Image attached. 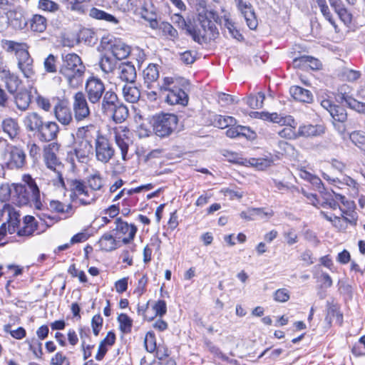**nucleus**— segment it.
<instances>
[{"mask_svg":"<svg viewBox=\"0 0 365 365\" xmlns=\"http://www.w3.org/2000/svg\"><path fill=\"white\" fill-rule=\"evenodd\" d=\"M24 184L13 185L12 203L18 206L30 205L36 210H43L40 191L35 180L29 175L23 176Z\"/></svg>","mask_w":365,"mask_h":365,"instance_id":"obj_1","label":"nucleus"},{"mask_svg":"<svg viewBox=\"0 0 365 365\" xmlns=\"http://www.w3.org/2000/svg\"><path fill=\"white\" fill-rule=\"evenodd\" d=\"M59 73L65 78L70 88H78L83 81L86 67L81 58L76 53L61 55Z\"/></svg>","mask_w":365,"mask_h":365,"instance_id":"obj_2","label":"nucleus"},{"mask_svg":"<svg viewBox=\"0 0 365 365\" xmlns=\"http://www.w3.org/2000/svg\"><path fill=\"white\" fill-rule=\"evenodd\" d=\"M188 86L189 81L184 78L165 77L160 89L162 92H167L165 101L168 104L185 106L189 101L188 94L185 91Z\"/></svg>","mask_w":365,"mask_h":365,"instance_id":"obj_3","label":"nucleus"},{"mask_svg":"<svg viewBox=\"0 0 365 365\" xmlns=\"http://www.w3.org/2000/svg\"><path fill=\"white\" fill-rule=\"evenodd\" d=\"M59 150V145L56 143H51L44 148L43 160L46 167L53 171L56 179L53 180L54 185L66 190V184L63 178L64 165L57 158L56 153Z\"/></svg>","mask_w":365,"mask_h":365,"instance_id":"obj_4","label":"nucleus"},{"mask_svg":"<svg viewBox=\"0 0 365 365\" xmlns=\"http://www.w3.org/2000/svg\"><path fill=\"white\" fill-rule=\"evenodd\" d=\"M218 15L214 11L206 10L199 14L197 19L202 31L195 29V34L199 37V40L195 42L202 43L207 40H215L218 36L219 32L215 24Z\"/></svg>","mask_w":365,"mask_h":365,"instance_id":"obj_5","label":"nucleus"},{"mask_svg":"<svg viewBox=\"0 0 365 365\" xmlns=\"http://www.w3.org/2000/svg\"><path fill=\"white\" fill-rule=\"evenodd\" d=\"M154 133L160 138L170 136L176 130L178 118L173 113H160L153 116L150 121Z\"/></svg>","mask_w":365,"mask_h":365,"instance_id":"obj_6","label":"nucleus"},{"mask_svg":"<svg viewBox=\"0 0 365 365\" xmlns=\"http://www.w3.org/2000/svg\"><path fill=\"white\" fill-rule=\"evenodd\" d=\"M68 190L71 192L70 198L73 202L78 200L83 205H91L94 202L96 196L88 190L85 183L80 180H68Z\"/></svg>","mask_w":365,"mask_h":365,"instance_id":"obj_7","label":"nucleus"},{"mask_svg":"<svg viewBox=\"0 0 365 365\" xmlns=\"http://www.w3.org/2000/svg\"><path fill=\"white\" fill-rule=\"evenodd\" d=\"M96 158L102 163H108L115 155V148L108 138L96 132L94 143Z\"/></svg>","mask_w":365,"mask_h":365,"instance_id":"obj_8","label":"nucleus"},{"mask_svg":"<svg viewBox=\"0 0 365 365\" xmlns=\"http://www.w3.org/2000/svg\"><path fill=\"white\" fill-rule=\"evenodd\" d=\"M72 112L74 120L77 123L87 122L91 120V110L86 95L82 91L76 92L73 96Z\"/></svg>","mask_w":365,"mask_h":365,"instance_id":"obj_9","label":"nucleus"},{"mask_svg":"<svg viewBox=\"0 0 365 365\" xmlns=\"http://www.w3.org/2000/svg\"><path fill=\"white\" fill-rule=\"evenodd\" d=\"M86 97L91 104H99L106 91L104 83L98 78L91 76L86 82Z\"/></svg>","mask_w":365,"mask_h":365,"instance_id":"obj_10","label":"nucleus"},{"mask_svg":"<svg viewBox=\"0 0 365 365\" xmlns=\"http://www.w3.org/2000/svg\"><path fill=\"white\" fill-rule=\"evenodd\" d=\"M348 86L344 85L337 93H335L336 101L341 104L345 105L348 108L362 114H365V103L358 101L350 94L348 90Z\"/></svg>","mask_w":365,"mask_h":365,"instance_id":"obj_11","label":"nucleus"},{"mask_svg":"<svg viewBox=\"0 0 365 365\" xmlns=\"http://www.w3.org/2000/svg\"><path fill=\"white\" fill-rule=\"evenodd\" d=\"M53 113L56 120L63 125H69L76 122L72 110L66 101L57 98L53 107Z\"/></svg>","mask_w":365,"mask_h":365,"instance_id":"obj_12","label":"nucleus"},{"mask_svg":"<svg viewBox=\"0 0 365 365\" xmlns=\"http://www.w3.org/2000/svg\"><path fill=\"white\" fill-rule=\"evenodd\" d=\"M116 227L115 228V235L118 238L122 239L123 244L130 243L135 237L137 227L132 224L123 221L121 218H117L115 222Z\"/></svg>","mask_w":365,"mask_h":365,"instance_id":"obj_13","label":"nucleus"},{"mask_svg":"<svg viewBox=\"0 0 365 365\" xmlns=\"http://www.w3.org/2000/svg\"><path fill=\"white\" fill-rule=\"evenodd\" d=\"M9 158L6 163L7 168L21 169L24 168L26 163V153L21 148L16 146H11L9 151Z\"/></svg>","mask_w":365,"mask_h":365,"instance_id":"obj_14","label":"nucleus"},{"mask_svg":"<svg viewBox=\"0 0 365 365\" xmlns=\"http://www.w3.org/2000/svg\"><path fill=\"white\" fill-rule=\"evenodd\" d=\"M16 58L18 61V68L24 76L26 78H33L35 76L34 61L27 49H25L21 53L20 52Z\"/></svg>","mask_w":365,"mask_h":365,"instance_id":"obj_15","label":"nucleus"},{"mask_svg":"<svg viewBox=\"0 0 365 365\" xmlns=\"http://www.w3.org/2000/svg\"><path fill=\"white\" fill-rule=\"evenodd\" d=\"M0 79L4 82L8 91L10 93L16 92L19 86L21 84L19 77L11 73L6 67H0Z\"/></svg>","mask_w":365,"mask_h":365,"instance_id":"obj_16","label":"nucleus"},{"mask_svg":"<svg viewBox=\"0 0 365 365\" xmlns=\"http://www.w3.org/2000/svg\"><path fill=\"white\" fill-rule=\"evenodd\" d=\"M58 131L59 128L56 123L47 121L37 132L36 136L42 142H50L56 138Z\"/></svg>","mask_w":365,"mask_h":365,"instance_id":"obj_17","label":"nucleus"},{"mask_svg":"<svg viewBox=\"0 0 365 365\" xmlns=\"http://www.w3.org/2000/svg\"><path fill=\"white\" fill-rule=\"evenodd\" d=\"M101 101V111L106 115L111 113L113 108H116L117 104L120 102L116 93L110 90L105 93Z\"/></svg>","mask_w":365,"mask_h":365,"instance_id":"obj_18","label":"nucleus"},{"mask_svg":"<svg viewBox=\"0 0 365 365\" xmlns=\"http://www.w3.org/2000/svg\"><path fill=\"white\" fill-rule=\"evenodd\" d=\"M238 12L245 19L247 26L251 30H255L257 27L258 21L255 12V9L250 2L245 4L239 9Z\"/></svg>","mask_w":365,"mask_h":365,"instance_id":"obj_19","label":"nucleus"},{"mask_svg":"<svg viewBox=\"0 0 365 365\" xmlns=\"http://www.w3.org/2000/svg\"><path fill=\"white\" fill-rule=\"evenodd\" d=\"M44 123L43 118L36 112L29 113L24 120L26 130L36 134Z\"/></svg>","mask_w":365,"mask_h":365,"instance_id":"obj_20","label":"nucleus"},{"mask_svg":"<svg viewBox=\"0 0 365 365\" xmlns=\"http://www.w3.org/2000/svg\"><path fill=\"white\" fill-rule=\"evenodd\" d=\"M325 132L322 125H303L299 127L298 136L304 138H313L320 136Z\"/></svg>","mask_w":365,"mask_h":365,"instance_id":"obj_21","label":"nucleus"},{"mask_svg":"<svg viewBox=\"0 0 365 365\" xmlns=\"http://www.w3.org/2000/svg\"><path fill=\"white\" fill-rule=\"evenodd\" d=\"M119 78L127 83L133 84L137 77L135 66L130 62L123 63L119 66Z\"/></svg>","mask_w":365,"mask_h":365,"instance_id":"obj_22","label":"nucleus"},{"mask_svg":"<svg viewBox=\"0 0 365 365\" xmlns=\"http://www.w3.org/2000/svg\"><path fill=\"white\" fill-rule=\"evenodd\" d=\"M173 19L175 24L179 28L185 30L186 34L192 36L194 41L199 40L198 36L195 34V28L190 20L186 21L180 14H175Z\"/></svg>","mask_w":365,"mask_h":365,"instance_id":"obj_23","label":"nucleus"},{"mask_svg":"<svg viewBox=\"0 0 365 365\" xmlns=\"http://www.w3.org/2000/svg\"><path fill=\"white\" fill-rule=\"evenodd\" d=\"M291 96L297 101L311 103L313 101L312 92L299 86H293L289 88Z\"/></svg>","mask_w":365,"mask_h":365,"instance_id":"obj_24","label":"nucleus"},{"mask_svg":"<svg viewBox=\"0 0 365 365\" xmlns=\"http://www.w3.org/2000/svg\"><path fill=\"white\" fill-rule=\"evenodd\" d=\"M14 103L19 110L26 111L31 103V93L26 89H23L14 96Z\"/></svg>","mask_w":365,"mask_h":365,"instance_id":"obj_25","label":"nucleus"},{"mask_svg":"<svg viewBox=\"0 0 365 365\" xmlns=\"http://www.w3.org/2000/svg\"><path fill=\"white\" fill-rule=\"evenodd\" d=\"M94 147L91 141H79L75 148V153L78 160L83 163L88 159L89 155L92 154Z\"/></svg>","mask_w":365,"mask_h":365,"instance_id":"obj_26","label":"nucleus"},{"mask_svg":"<svg viewBox=\"0 0 365 365\" xmlns=\"http://www.w3.org/2000/svg\"><path fill=\"white\" fill-rule=\"evenodd\" d=\"M96 132L100 131L96 130L93 125L89 124L85 126L79 127L76 132V136L79 141L92 142L93 139L95 140Z\"/></svg>","mask_w":365,"mask_h":365,"instance_id":"obj_27","label":"nucleus"},{"mask_svg":"<svg viewBox=\"0 0 365 365\" xmlns=\"http://www.w3.org/2000/svg\"><path fill=\"white\" fill-rule=\"evenodd\" d=\"M89 16L96 20L104 21L113 25L119 24V20L115 16L96 7H93L90 9Z\"/></svg>","mask_w":365,"mask_h":365,"instance_id":"obj_28","label":"nucleus"},{"mask_svg":"<svg viewBox=\"0 0 365 365\" xmlns=\"http://www.w3.org/2000/svg\"><path fill=\"white\" fill-rule=\"evenodd\" d=\"M24 226L17 232L19 236H31L37 230L38 225L33 216L26 215L24 217Z\"/></svg>","mask_w":365,"mask_h":365,"instance_id":"obj_29","label":"nucleus"},{"mask_svg":"<svg viewBox=\"0 0 365 365\" xmlns=\"http://www.w3.org/2000/svg\"><path fill=\"white\" fill-rule=\"evenodd\" d=\"M128 115L129 112L128 108L120 101L119 103L117 104L116 108H114L113 110L108 113V116L111 117L115 123H120L127 119Z\"/></svg>","mask_w":365,"mask_h":365,"instance_id":"obj_30","label":"nucleus"},{"mask_svg":"<svg viewBox=\"0 0 365 365\" xmlns=\"http://www.w3.org/2000/svg\"><path fill=\"white\" fill-rule=\"evenodd\" d=\"M326 320L329 323L332 320H335L336 323L341 326L343 323V314L339 310L337 304L327 302V314Z\"/></svg>","mask_w":365,"mask_h":365,"instance_id":"obj_31","label":"nucleus"},{"mask_svg":"<svg viewBox=\"0 0 365 365\" xmlns=\"http://www.w3.org/2000/svg\"><path fill=\"white\" fill-rule=\"evenodd\" d=\"M123 94L125 100L130 103H136L140 97V91L133 84H125L123 88Z\"/></svg>","mask_w":365,"mask_h":365,"instance_id":"obj_32","label":"nucleus"},{"mask_svg":"<svg viewBox=\"0 0 365 365\" xmlns=\"http://www.w3.org/2000/svg\"><path fill=\"white\" fill-rule=\"evenodd\" d=\"M112 56L118 61L125 58L130 53V48L122 42H116L111 46Z\"/></svg>","mask_w":365,"mask_h":365,"instance_id":"obj_33","label":"nucleus"},{"mask_svg":"<svg viewBox=\"0 0 365 365\" xmlns=\"http://www.w3.org/2000/svg\"><path fill=\"white\" fill-rule=\"evenodd\" d=\"M143 76L145 83H146L147 87L149 88L150 85L156 81L159 78V71L157 65L149 64L148 67L143 70Z\"/></svg>","mask_w":365,"mask_h":365,"instance_id":"obj_34","label":"nucleus"},{"mask_svg":"<svg viewBox=\"0 0 365 365\" xmlns=\"http://www.w3.org/2000/svg\"><path fill=\"white\" fill-rule=\"evenodd\" d=\"M1 126L3 131L7 133L11 138H14L19 133V124L11 118L4 119L2 122Z\"/></svg>","mask_w":365,"mask_h":365,"instance_id":"obj_35","label":"nucleus"},{"mask_svg":"<svg viewBox=\"0 0 365 365\" xmlns=\"http://www.w3.org/2000/svg\"><path fill=\"white\" fill-rule=\"evenodd\" d=\"M115 140L117 146L121 152L122 159L127 160V154L129 149L130 139L125 134L115 133Z\"/></svg>","mask_w":365,"mask_h":365,"instance_id":"obj_36","label":"nucleus"},{"mask_svg":"<svg viewBox=\"0 0 365 365\" xmlns=\"http://www.w3.org/2000/svg\"><path fill=\"white\" fill-rule=\"evenodd\" d=\"M98 245L102 250L110 252L116 249V240L115 237L109 234H104L98 241Z\"/></svg>","mask_w":365,"mask_h":365,"instance_id":"obj_37","label":"nucleus"},{"mask_svg":"<svg viewBox=\"0 0 365 365\" xmlns=\"http://www.w3.org/2000/svg\"><path fill=\"white\" fill-rule=\"evenodd\" d=\"M117 63L118 60L115 57L108 55L103 56L99 62L101 70L106 73H112L116 68Z\"/></svg>","mask_w":365,"mask_h":365,"instance_id":"obj_38","label":"nucleus"},{"mask_svg":"<svg viewBox=\"0 0 365 365\" xmlns=\"http://www.w3.org/2000/svg\"><path fill=\"white\" fill-rule=\"evenodd\" d=\"M31 29L36 32L42 33L46 29V19L39 14H35L30 20Z\"/></svg>","mask_w":365,"mask_h":365,"instance_id":"obj_39","label":"nucleus"},{"mask_svg":"<svg viewBox=\"0 0 365 365\" xmlns=\"http://www.w3.org/2000/svg\"><path fill=\"white\" fill-rule=\"evenodd\" d=\"M350 140L365 153V133L361 130H355L349 134Z\"/></svg>","mask_w":365,"mask_h":365,"instance_id":"obj_40","label":"nucleus"},{"mask_svg":"<svg viewBox=\"0 0 365 365\" xmlns=\"http://www.w3.org/2000/svg\"><path fill=\"white\" fill-rule=\"evenodd\" d=\"M79 37L88 45H95L98 41L97 34L91 29L84 28L81 29Z\"/></svg>","mask_w":365,"mask_h":365,"instance_id":"obj_41","label":"nucleus"},{"mask_svg":"<svg viewBox=\"0 0 365 365\" xmlns=\"http://www.w3.org/2000/svg\"><path fill=\"white\" fill-rule=\"evenodd\" d=\"M265 95L262 92H259L257 95L250 96L247 100V104L252 109L261 108L263 106Z\"/></svg>","mask_w":365,"mask_h":365,"instance_id":"obj_42","label":"nucleus"},{"mask_svg":"<svg viewBox=\"0 0 365 365\" xmlns=\"http://www.w3.org/2000/svg\"><path fill=\"white\" fill-rule=\"evenodd\" d=\"M26 343L28 344L29 350H31L34 355L38 358L41 359L43 356L42 343L39 339L36 337L27 339Z\"/></svg>","mask_w":365,"mask_h":365,"instance_id":"obj_43","label":"nucleus"},{"mask_svg":"<svg viewBox=\"0 0 365 365\" xmlns=\"http://www.w3.org/2000/svg\"><path fill=\"white\" fill-rule=\"evenodd\" d=\"M330 115L333 118V122L345 123L347 120V113L344 108L341 106L335 105L332 108Z\"/></svg>","mask_w":365,"mask_h":365,"instance_id":"obj_44","label":"nucleus"},{"mask_svg":"<svg viewBox=\"0 0 365 365\" xmlns=\"http://www.w3.org/2000/svg\"><path fill=\"white\" fill-rule=\"evenodd\" d=\"M119 328L124 334H128L131 331L133 321L126 314H120L118 317Z\"/></svg>","mask_w":365,"mask_h":365,"instance_id":"obj_45","label":"nucleus"},{"mask_svg":"<svg viewBox=\"0 0 365 365\" xmlns=\"http://www.w3.org/2000/svg\"><path fill=\"white\" fill-rule=\"evenodd\" d=\"M57 57L53 54H49L43 61L44 70L47 73H54L57 71Z\"/></svg>","mask_w":365,"mask_h":365,"instance_id":"obj_46","label":"nucleus"},{"mask_svg":"<svg viewBox=\"0 0 365 365\" xmlns=\"http://www.w3.org/2000/svg\"><path fill=\"white\" fill-rule=\"evenodd\" d=\"M215 123L216 126L223 129L234 125L236 123V120L231 116L218 115L215 119Z\"/></svg>","mask_w":365,"mask_h":365,"instance_id":"obj_47","label":"nucleus"},{"mask_svg":"<svg viewBox=\"0 0 365 365\" xmlns=\"http://www.w3.org/2000/svg\"><path fill=\"white\" fill-rule=\"evenodd\" d=\"M4 48L7 52L14 53L16 57L23 52L26 48L22 43H19L13 41H6L4 43Z\"/></svg>","mask_w":365,"mask_h":365,"instance_id":"obj_48","label":"nucleus"},{"mask_svg":"<svg viewBox=\"0 0 365 365\" xmlns=\"http://www.w3.org/2000/svg\"><path fill=\"white\" fill-rule=\"evenodd\" d=\"M160 29L164 35L171 40H174L178 36V31L168 22H162L160 25Z\"/></svg>","mask_w":365,"mask_h":365,"instance_id":"obj_49","label":"nucleus"},{"mask_svg":"<svg viewBox=\"0 0 365 365\" xmlns=\"http://www.w3.org/2000/svg\"><path fill=\"white\" fill-rule=\"evenodd\" d=\"M88 183L93 190H99L103 185V179L99 173L91 175L88 179Z\"/></svg>","mask_w":365,"mask_h":365,"instance_id":"obj_50","label":"nucleus"},{"mask_svg":"<svg viewBox=\"0 0 365 365\" xmlns=\"http://www.w3.org/2000/svg\"><path fill=\"white\" fill-rule=\"evenodd\" d=\"M13 190L9 183H2L0 185V201L2 202L11 200L12 201Z\"/></svg>","mask_w":365,"mask_h":365,"instance_id":"obj_51","label":"nucleus"},{"mask_svg":"<svg viewBox=\"0 0 365 365\" xmlns=\"http://www.w3.org/2000/svg\"><path fill=\"white\" fill-rule=\"evenodd\" d=\"M49 206L51 210L59 213H68L72 209L71 204L65 205L58 200L51 201Z\"/></svg>","mask_w":365,"mask_h":365,"instance_id":"obj_52","label":"nucleus"},{"mask_svg":"<svg viewBox=\"0 0 365 365\" xmlns=\"http://www.w3.org/2000/svg\"><path fill=\"white\" fill-rule=\"evenodd\" d=\"M144 346L147 351L152 353L156 349L155 336L153 332H148L144 340Z\"/></svg>","mask_w":365,"mask_h":365,"instance_id":"obj_53","label":"nucleus"},{"mask_svg":"<svg viewBox=\"0 0 365 365\" xmlns=\"http://www.w3.org/2000/svg\"><path fill=\"white\" fill-rule=\"evenodd\" d=\"M38 8L43 11L54 12L58 10L59 6L51 0H39Z\"/></svg>","mask_w":365,"mask_h":365,"instance_id":"obj_54","label":"nucleus"},{"mask_svg":"<svg viewBox=\"0 0 365 365\" xmlns=\"http://www.w3.org/2000/svg\"><path fill=\"white\" fill-rule=\"evenodd\" d=\"M257 114L260 115V119L269 122L280 123L282 121H284L283 118L277 113H269L268 112H261L257 113Z\"/></svg>","mask_w":365,"mask_h":365,"instance_id":"obj_55","label":"nucleus"},{"mask_svg":"<svg viewBox=\"0 0 365 365\" xmlns=\"http://www.w3.org/2000/svg\"><path fill=\"white\" fill-rule=\"evenodd\" d=\"M245 130H247V127L245 126H236V127H231L226 131V135L227 137L234 138H237L241 135H245V133L244 131Z\"/></svg>","mask_w":365,"mask_h":365,"instance_id":"obj_56","label":"nucleus"},{"mask_svg":"<svg viewBox=\"0 0 365 365\" xmlns=\"http://www.w3.org/2000/svg\"><path fill=\"white\" fill-rule=\"evenodd\" d=\"M250 214L252 216H259L260 219H269L274 215V212L272 210L265 211L263 208H252L250 210Z\"/></svg>","mask_w":365,"mask_h":365,"instance_id":"obj_57","label":"nucleus"},{"mask_svg":"<svg viewBox=\"0 0 365 365\" xmlns=\"http://www.w3.org/2000/svg\"><path fill=\"white\" fill-rule=\"evenodd\" d=\"M11 326L9 324H6L4 326V331L6 332H9L12 337L16 339H22L26 336V331L24 328L19 327L16 330H10Z\"/></svg>","mask_w":365,"mask_h":365,"instance_id":"obj_58","label":"nucleus"},{"mask_svg":"<svg viewBox=\"0 0 365 365\" xmlns=\"http://www.w3.org/2000/svg\"><path fill=\"white\" fill-rule=\"evenodd\" d=\"M103 318L100 314H96L91 320V327L95 336H98L103 326Z\"/></svg>","mask_w":365,"mask_h":365,"instance_id":"obj_59","label":"nucleus"},{"mask_svg":"<svg viewBox=\"0 0 365 365\" xmlns=\"http://www.w3.org/2000/svg\"><path fill=\"white\" fill-rule=\"evenodd\" d=\"M289 297V292L284 288L277 289L274 294V299L278 302H286Z\"/></svg>","mask_w":365,"mask_h":365,"instance_id":"obj_60","label":"nucleus"},{"mask_svg":"<svg viewBox=\"0 0 365 365\" xmlns=\"http://www.w3.org/2000/svg\"><path fill=\"white\" fill-rule=\"evenodd\" d=\"M278 133L280 137L287 139H294L299 137L298 132L296 133L294 130V128L292 126L285 127L282 130L279 131Z\"/></svg>","mask_w":365,"mask_h":365,"instance_id":"obj_61","label":"nucleus"},{"mask_svg":"<svg viewBox=\"0 0 365 365\" xmlns=\"http://www.w3.org/2000/svg\"><path fill=\"white\" fill-rule=\"evenodd\" d=\"M335 12L339 16V19L344 24H350L352 19V15L348 11V10L344 7V5L336 10Z\"/></svg>","mask_w":365,"mask_h":365,"instance_id":"obj_62","label":"nucleus"},{"mask_svg":"<svg viewBox=\"0 0 365 365\" xmlns=\"http://www.w3.org/2000/svg\"><path fill=\"white\" fill-rule=\"evenodd\" d=\"M36 102L38 108L42 110L48 112L51 109V103L48 98H46L42 96H38L36 98Z\"/></svg>","mask_w":365,"mask_h":365,"instance_id":"obj_63","label":"nucleus"},{"mask_svg":"<svg viewBox=\"0 0 365 365\" xmlns=\"http://www.w3.org/2000/svg\"><path fill=\"white\" fill-rule=\"evenodd\" d=\"M153 308L155 312V316H159L161 317L167 312V305L164 300L157 301Z\"/></svg>","mask_w":365,"mask_h":365,"instance_id":"obj_64","label":"nucleus"}]
</instances>
